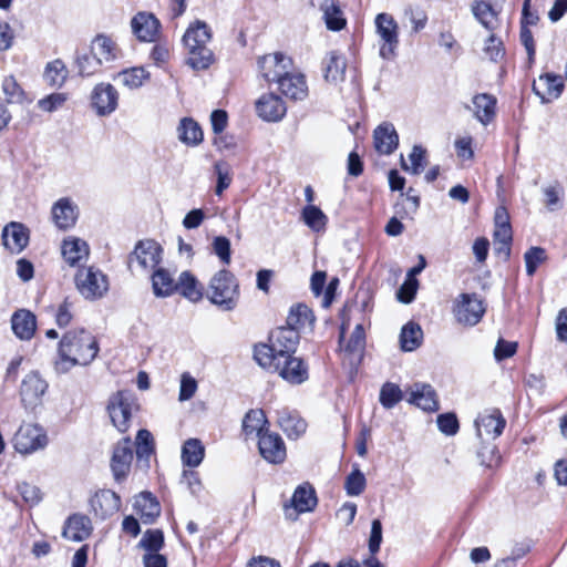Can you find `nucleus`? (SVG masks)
I'll return each mask as SVG.
<instances>
[{
    "label": "nucleus",
    "instance_id": "f257e3e1",
    "mask_svg": "<svg viewBox=\"0 0 567 567\" xmlns=\"http://www.w3.org/2000/svg\"><path fill=\"white\" fill-rule=\"evenodd\" d=\"M99 353L95 337L86 330L66 332L59 343L54 371L64 374L76 365L90 364Z\"/></svg>",
    "mask_w": 567,
    "mask_h": 567
},
{
    "label": "nucleus",
    "instance_id": "f03ea898",
    "mask_svg": "<svg viewBox=\"0 0 567 567\" xmlns=\"http://www.w3.org/2000/svg\"><path fill=\"white\" fill-rule=\"evenodd\" d=\"M212 40V30L209 25L196 20L189 24L183 37L184 45L188 51L187 64L194 70L207 69L214 60V54L207 44Z\"/></svg>",
    "mask_w": 567,
    "mask_h": 567
},
{
    "label": "nucleus",
    "instance_id": "7ed1b4c3",
    "mask_svg": "<svg viewBox=\"0 0 567 567\" xmlns=\"http://www.w3.org/2000/svg\"><path fill=\"white\" fill-rule=\"evenodd\" d=\"M206 297L223 311L234 310L239 299V285L237 279L227 269H220L212 277Z\"/></svg>",
    "mask_w": 567,
    "mask_h": 567
},
{
    "label": "nucleus",
    "instance_id": "20e7f679",
    "mask_svg": "<svg viewBox=\"0 0 567 567\" xmlns=\"http://www.w3.org/2000/svg\"><path fill=\"white\" fill-rule=\"evenodd\" d=\"M74 281L78 291L87 300L100 299L109 290L106 275L94 266L79 268Z\"/></svg>",
    "mask_w": 567,
    "mask_h": 567
},
{
    "label": "nucleus",
    "instance_id": "39448f33",
    "mask_svg": "<svg viewBox=\"0 0 567 567\" xmlns=\"http://www.w3.org/2000/svg\"><path fill=\"white\" fill-rule=\"evenodd\" d=\"M12 444L14 450L23 455H30L44 450L49 444L47 431L35 423H23L16 432Z\"/></svg>",
    "mask_w": 567,
    "mask_h": 567
},
{
    "label": "nucleus",
    "instance_id": "423d86ee",
    "mask_svg": "<svg viewBox=\"0 0 567 567\" xmlns=\"http://www.w3.org/2000/svg\"><path fill=\"white\" fill-rule=\"evenodd\" d=\"M375 33L379 38V55L384 60L395 56L399 47V25L389 13H379L374 19Z\"/></svg>",
    "mask_w": 567,
    "mask_h": 567
},
{
    "label": "nucleus",
    "instance_id": "0eeeda50",
    "mask_svg": "<svg viewBox=\"0 0 567 567\" xmlns=\"http://www.w3.org/2000/svg\"><path fill=\"white\" fill-rule=\"evenodd\" d=\"M161 255L162 248L156 241L152 239L140 240L128 256V268L132 271L143 272L153 270L159 264Z\"/></svg>",
    "mask_w": 567,
    "mask_h": 567
},
{
    "label": "nucleus",
    "instance_id": "6e6552de",
    "mask_svg": "<svg viewBox=\"0 0 567 567\" xmlns=\"http://www.w3.org/2000/svg\"><path fill=\"white\" fill-rule=\"evenodd\" d=\"M107 410L113 425L124 433L130 427L133 412L137 410V405L131 393L118 391L111 396Z\"/></svg>",
    "mask_w": 567,
    "mask_h": 567
},
{
    "label": "nucleus",
    "instance_id": "1a4fd4ad",
    "mask_svg": "<svg viewBox=\"0 0 567 567\" xmlns=\"http://www.w3.org/2000/svg\"><path fill=\"white\" fill-rule=\"evenodd\" d=\"M454 316L460 323L475 326L485 313L483 300L475 293H461L455 300Z\"/></svg>",
    "mask_w": 567,
    "mask_h": 567
},
{
    "label": "nucleus",
    "instance_id": "9d476101",
    "mask_svg": "<svg viewBox=\"0 0 567 567\" xmlns=\"http://www.w3.org/2000/svg\"><path fill=\"white\" fill-rule=\"evenodd\" d=\"M258 68L261 76L267 82L278 83L281 78L292 70V60L281 52H275L259 58Z\"/></svg>",
    "mask_w": 567,
    "mask_h": 567
},
{
    "label": "nucleus",
    "instance_id": "9b49d317",
    "mask_svg": "<svg viewBox=\"0 0 567 567\" xmlns=\"http://www.w3.org/2000/svg\"><path fill=\"white\" fill-rule=\"evenodd\" d=\"M47 390L48 383L39 372L32 371L28 373L23 378L20 386V396L24 409L33 410L40 405Z\"/></svg>",
    "mask_w": 567,
    "mask_h": 567
},
{
    "label": "nucleus",
    "instance_id": "f8f14e48",
    "mask_svg": "<svg viewBox=\"0 0 567 567\" xmlns=\"http://www.w3.org/2000/svg\"><path fill=\"white\" fill-rule=\"evenodd\" d=\"M118 105V93L110 83H97L91 93V106L99 116L111 115Z\"/></svg>",
    "mask_w": 567,
    "mask_h": 567
},
{
    "label": "nucleus",
    "instance_id": "ddd939ff",
    "mask_svg": "<svg viewBox=\"0 0 567 567\" xmlns=\"http://www.w3.org/2000/svg\"><path fill=\"white\" fill-rule=\"evenodd\" d=\"M506 425L499 410H489L481 413L475 420L476 434L482 440H495Z\"/></svg>",
    "mask_w": 567,
    "mask_h": 567
},
{
    "label": "nucleus",
    "instance_id": "4468645a",
    "mask_svg": "<svg viewBox=\"0 0 567 567\" xmlns=\"http://www.w3.org/2000/svg\"><path fill=\"white\" fill-rule=\"evenodd\" d=\"M280 363L277 369V373L285 381L290 384H301L308 380V365L300 358L292 357L290 354H282V358H278Z\"/></svg>",
    "mask_w": 567,
    "mask_h": 567
},
{
    "label": "nucleus",
    "instance_id": "2eb2a0df",
    "mask_svg": "<svg viewBox=\"0 0 567 567\" xmlns=\"http://www.w3.org/2000/svg\"><path fill=\"white\" fill-rule=\"evenodd\" d=\"M132 460V444L131 440L126 437L116 444L111 460V468L116 482H122L126 478L131 470Z\"/></svg>",
    "mask_w": 567,
    "mask_h": 567
},
{
    "label": "nucleus",
    "instance_id": "dca6fc26",
    "mask_svg": "<svg viewBox=\"0 0 567 567\" xmlns=\"http://www.w3.org/2000/svg\"><path fill=\"white\" fill-rule=\"evenodd\" d=\"M256 112L266 122H278L287 112L285 102L275 93L262 94L255 103Z\"/></svg>",
    "mask_w": 567,
    "mask_h": 567
},
{
    "label": "nucleus",
    "instance_id": "f3484780",
    "mask_svg": "<svg viewBox=\"0 0 567 567\" xmlns=\"http://www.w3.org/2000/svg\"><path fill=\"white\" fill-rule=\"evenodd\" d=\"M91 507L100 519H106L120 511L121 497L111 489H101L91 498Z\"/></svg>",
    "mask_w": 567,
    "mask_h": 567
},
{
    "label": "nucleus",
    "instance_id": "a211bd4d",
    "mask_svg": "<svg viewBox=\"0 0 567 567\" xmlns=\"http://www.w3.org/2000/svg\"><path fill=\"white\" fill-rule=\"evenodd\" d=\"M316 505L315 489L309 484H303L296 488L291 498V505L285 506V512L287 517L295 519L300 513L311 512Z\"/></svg>",
    "mask_w": 567,
    "mask_h": 567
},
{
    "label": "nucleus",
    "instance_id": "6ab92c4d",
    "mask_svg": "<svg viewBox=\"0 0 567 567\" xmlns=\"http://www.w3.org/2000/svg\"><path fill=\"white\" fill-rule=\"evenodd\" d=\"M406 401L416 405L423 411L434 412L439 410L436 393L432 385L426 383H414L406 391Z\"/></svg>",
    "mask_w": 567,
    "mask_h": 567
},
{
    "label": "nucleus",
    "instance_id": "aec40b11",
    "mask_svg": "<svg viewBox=\"0 0 567 567\" xmlns=\"http://www.w3.org/2000/svg\"><path fill=\"white\" fill-rule=\"evenodd\" d=\"M51 214L52 220L58 228L69 229L75 225L79 209L71 198L63 197L53 204Z\"/></svg>",
    "mask_w": 567,
    "mask_h": 567
},
{
    "label": "nucleus",
    "instance_id": "412c9836",
    "mask_svg": "<svg viewBox=\"0 0 567 567\" xmlns=\"http://www.w3.org/2000/svg\"><path fill=\"white\" fill-rule=\"evenodd\" d=\"M259 452L270 463H281L286 457L284 441L278 434L265 432L259 436Z\"/></svg>",
    "mask_w": 567,
    "mask_h": 567
},
{
    "label": "nucleus",
    "instance_id": "4be33fe9",
    "mask_svg": "<svg viewBox=\"0 0 567 567\" xmlns=\"http://www.w3.org/2000/svg\"><path fill=\"white\" fill-rule=\"evenodd\" d=\"M92 54L97 56L102 64H110L121 58V49L117 43L106 34L95 35L91 43Z\"/></svg>",
    "mask_w": 567,
    "mask_h": 567
},
{
    "label": "nucleus",
    "instance_id": "5701e85b",
    "mask_svg": "<svg viewBox=\"0 0 567 567\" xmlns=\"http://www.w3.org/2000/svg\"><path fill=\"white\" fill-rule=\"evenodd\" d=\"M278 90L290 100H303L308 95V85L305 75L290 70L277 83Z\"/></svg>",
    "mask_w": 567,
    "mask_h": 567
},
{
    "label": "nucleus",
    "instance_id": "b1692460",
    "mask_svg": "<svg viewBox=\"0 0 567 567\" xmlns=\"http://www.w3.org/2000/svg\"><path fill=\"white\" fill-rule=\"evenodd\" d=\"M61 251L65 262L72 267L86 261L90 256L89 244L85 240L73 236L63 240Z\"/></svg>",
    "mask_w": 567,
    "mask_h": 567
},
{
    "label": "nucleus",
    "instance_id": "393cba45",
    "mask_svg": "<svg viewBox=\"0 0 567 567\" xmlns=\"http://www.w3.org/2000/svg\"><path fill=\"white\" fill-rule=\"evenodd\" d=\"M133 33L141 41H154L158 34L159 21L152 13L138 12L131 22Z\"/></svg>",
    "mask_w": 567,
    "mask_h": 567
},
{
    "label": "nucleus",
    "instance_id": "a878e982",
    "mask_svg": "<svg viewBox=\"0 0 567 567\" xmlns=\"http://www.w3.org/2000/svg\"><path fill=\"white\" fill-rule=\"evenodd\" d=\"M375 150L383 155L392 154L399 145V135L391 123L380 124L373 132Z\"/></svg>",
    "mask_w": 567,
    "mask_h": 567
},
{
    "label": "nucleus",
    "instance_id": "bb28decb",
    "mask_svg": "<svg viewBox=\"0 0 567 567\" xmlns=\"http://www.w3.org/2000/svg\"><path fill=\"white\" fill-rule=\"evenodd\" d=\"M277 422L289 439H298L307 429L306 421L296 411L286 408L277 411Z\"/></svg>",
    "mask_w": 567,
    "mask_h": 567
},
{
    "label": "nucleus",
    "instance_id": "cd10ccee",
    "mask_svg": "<svg viewBox=\"0 0 567 567\" xmlns=\"http://www.w3.org/2000/svg\"><path fill=\"white\" fill-rule=\"evenodd\" d=\"M300 339V333L287 326L279 327L271 332L270 342L279 353L290 354L295 352Z\"/></svg>",
    "mask_w": 567,
    "mask_h": 567
},
{
    "label": "nucleus",
    "instance_id": "c85d7f7f",
    "mask_svg": "<svg viewBox=\"0 0 567 567\" xmlns=\"http://www.w3.org/2000/svg\"><path fill=\"white\" fill-rule=\"evenodd\" d=\"M346 68V58L338 51H330L322 60L323 76L328 82L338 83L343 81Z\"/></svg>",
    "mask_w": 567,
    "mask_h": 567
},
{
    "label": "nucleus",
    "instance_id": "c756f323",
    "mask_svg": "<svg viewBox=\"0 0 567 567\" xmlns=\"http://www.w3.org/2000/svg\"><path fill=\"white\" fill-rule=\"evenodd\" d=\"M3 245L11 252H20L28 245L29 234L23 225L11 223L3 228Z\"/></svg>",
    "mask_w": 567,
    "mask_h": 567
},
{
    "label": "nucleus",
    "instance_id": "7c9ffc66",
    "mask_svg": "<svg viewBox=\"0 0 567 567\" xmlns=\"http://www.w3.org/2000/svg\"><path fill=\"white\" fill-rule=\"evenodd\" d=\"M91 532V520L86 516L73 515L66 520L62 535L72 542H82L90 536Z\"/></svg>",
    "mask_w": 567,
    "mask_h": 567
},
{
    "label": "nucleus",
    "instance_id": "2f4dec72",
    "mask_svg": "<svg viewBox=\"0 0 567 567\" xmlns=\"http://www.w3.org/2000/svg\"><path fill=\"white\" fill-rule=\"evenodd\" d=\"M11 326L18 338L29 340L33 337L37 329L35 317L29 310H18L11 318Z\"/></svg>",
    "mask_w": 567,
    "mask_h": 567
},
{
    "label": "nucleus",
    "instance_id": "473e14b6",
    "mask_svg": "<svg viewBox=\"0 0 567 567\" xmlns=\"http://www.w3.org/2000/svg\"><path fill=\"white\" fill-rule=\"evenodd\" d=\"M176 290L192 302H198L203 299L204 287L189 271H183L176 282Z\"/></svg>",
    "mask_w": 567,
    "mask_h": 567
},
{
    "label": "nucleus",
    "instance_id": "72a5a7b5",
    "mask_svg": "<svg viewBox=\"0 0 567 567\" xmlns=\"http://www.w3.org/2000/svg\"><path fill=\"white\" fill-rule=\"evenodd\" d=\"M134 508L141 515L143 523L151 524L159 516L161 506L148 492H142L135 497Z\"/></svg>",
    "mask_w": 567,
    "mask_h": 567
},
{
    "label": "nucleus",
    "instance_id": "f704fd0d",
    "mask_svg": "<svg viewBox=\"0 0 567 567\" xmlns=\"http://www.w3.org/2000/svg\"><path fill=\"white\" fill-rule=\"evenodd\" d=\"M177 133L178 140L187 146H197L204 138L202 127L192 117H184L181 120Z\"/></svg>",
    "mask_w": 567,
    "mask_h": 567
},
{
    "label": "nucleus",
    "instance_id": "c9c22d12",
    "mask_svg": "<svg viewBox=\"0 0 567 567\" xmlns=\"http://www.w3.org/2000/svg\"><path fill=\"white\" fill-rule=\"evenodd\" d=\"M494 243L512 244L513 231L509 223V215L505 207L499 206L496 208L494 214Z\"/></svg>",
    "mask_w": 567,
    "mask_h": 567
},
{
    "label": "nucleus",
    "instance_id": "e433bc0d",
    "mask_svg": "<svg viewBox=\"0 0 567 567\" xmlns=\"http://www.w3.org/2000/svg\"><path fill=\"white\" fill-rule=\"evenodd\" d=\"M154 453L153 435L147 430H140L136 435L137 466L142 470L150 467V457Z\"/></svg>",
    "mask_w": 567,
    "mask_h": 567
},
{
    "label": "nucleus",
    "instance_id": "4c0bfd02",
    "mask_svg": "<svg viewBox=\"0 0 567 567\" xmlns=\"http://www.w3.org/2000/svg\"><path fill=\"white\" fill-rule=\"evenodd\" d=\"M475 107V117L483 124L487 125L495 116L496 99L489 94L482 93L473 97Z\"/></svg>",
    "mask_w": 567,
    "mask_h": 567
},
{
    "label": "nucleus",
    "instance_id": "58836bf2",
    "mask_svg": "<svg viewBox=\"0 0 567 567\" xmlns=\"http://www.w3.org/2000/svg\"><path fill=\"white\" fill-rule=\"evenodd\" d=\"M254 358L256 362L264 369L277 372L282 353H279L272 344H259L255 347Z\"/></svg>",
    "mask_w": 567,
    "mask_h": 567
},
{
    "label": "nucleus",
    "instance_id": "ea45409f",
    "mask_svg": "<svg viewBox=\"0 0 567 567\" xmlns=\"http://www.w3.org/2000/svg\"><path fill=\"white\" fill-rule=\"evenodd\" d=\"M473 14L487 30L493 31L498 27V11L486 1H476L472 7Z\"/></svg>",
    "mask_w": 567,
    "mask_h": 567
},
{
    "label": "nucleus",
    "instance_id": "a19ab883",
    "mask_svg": "<svg viewBox=\"0 0 567 567\" xmlns=\"http://www.w3.org/2000/svg\"><path fill=\"white\" fill-rule=\"evenodd\" d=\"M313 319L312 311L308 306L297 303L290 308L286 326L300 333V330L306 326H310L313 322Z\"/></svg>",
    "mask_w": 567,
    "mask_h": 567
},
{
    "label": "nucleus",
    "instance_id": "79ce46f5",
    "mask_svg": "<svg viewBox=\"0 0 567 567\" xmlns=\"http://www.w3.org/2000/svg\"><path fill=\"white\" fill-rule=\"evenodd\" d=\"M152 287L156 297H168L176 290V284L168 270L157 268L152 275Z\"/></svg>",
    "mask_w": 567,
    "mask_h": 567
},
{
    "label": "nucleus",
    "instance_id": "37998d69",
    "mask_svg": "<svg viewBox=\"0 0 567 567\" xmlns=\"http://www.w3.org/2000/svg\"><path fill=\"white\" fill-rule=\"evenodd\" d=\"M75 65L79 75L92 76L101 71L103 64L96 55L92 54L90 47L89 51L76 52Z\"/></svg>",
    "mask_w": 567,
    "mask_h": 567
},
{
    "label": "nucleus",
    "instance_id": "c03bdc74",
    "mask_svg": "<svg viewBox=\"0 0 567 567\" xmlns=\"http://www.w3.org/2000/svg\"><path fill=\"white\" fill-rule=\"evenodd\" d=\"M205 455V449L197 439L187 440L182 447V462L188 467H197Z\"/></svg>",
    "mask_w": 567,
    "mask_h": 567
},
{
    "label": "nucleus",
    "instance_id": "a18cd8bd",
    "mask_svg": "<svg viewBox=\"0 0 567 567\" xmlns=\"http://www.w3.org/2000/svg\"><path fill=\"white\" fill-rule=\"evenodd\" d=\"M320 7L329 30L339 31L344 28L346 19L343 18L340 7L334 2V0H323Z\"/></svg>",
    "mask_w": 567,
    "mask_h": 567
},
{
    "label": "nucleus",
    "instance_id": "49530a36",
    "mask_svg": "<svg viewBox=\"0 0 567 567\" xmlns=\"http://www.w3.org/2000/svg\"><path fill=\"white\" fill-rule=\"evenodd\" d=\"M423 331L417 323L409 322L403 326L400 334L401 348L404 351H413L422 343Z\"/></svg>",
    "mask_w": 567,
    "mask_h": 567
},
{
    "label": "nucleus",
    "instance_id": "de8ad7c7",
    "mask_svg": "<svg viewBox=\"0 0 567 567\" xmlns=\"http://www.w3.org/2000/svg\"><path fill=\"white\" fill-rule=\"evenodd\" d=\"M267 423L262 410H250L246 413L243 420V431L246 436H260L264 432V426Z\"/></svg>",
    "mask_w": 567,
    "mask_h": 567
},
{
    "label": "nucleus",
    "instance_id": "09e8293b",
    "mask_svg": "<svg viewBox=\"0 0 567 567\" xmlns=\"http://www.w3.org/2000/svg\"><path fill=\"white\" fill-rule=\"evenodd\" d=\"M69 71L61 60H54L47 64L43 79L50 86L61 87L66 79Z\"/></svg>",
    "mask_w": 567,
    "mask_h": 567
},
{
    "label": "nucleus",
    "instance_id": "8fccbe9b",
    "mask_svg": "<svg viewBox=\"0 0 567 567\" xmlns=\"http://www.w3.org/2000/svg\"><path fill=\"white\" fill-rule=\"evenodd\" d=\"M301 219L313 231H321L328 223L327 215L315 205H307L301 212Z\"/></svg>",
    "mask_w": 567,
    "mask_h": 567
},
{
    "label": "nucleus",
    "instance_id": "3c124183",
    "mask_svg": "<svg viewBox=\"0 0 567 567\" xmlns=\"http://www.w3.org/2000/svg\"><path fill=\"white\" fill-rule=\"evenodd\" d=\"M121 83L130 90L138 89L150 78L144 68H131L121 71L116 76Z\"/></svg>",
    "mask_w": 567,
    "mask_h": 567
},
{
    "label": "nucleus",
    "instance_id": "603ef678",
    "mask_svg": "<svg viewBox=\"0 0 567 567\" xmlns=\"http://www.w3.org/2000/svg\"><path fill=\"white\" fill-rule=\"evenodd\" d=\"M365 485L367 480L364 474L360 471L358 465H354L344 482L347 494L349 496H359L364 491Z\"/></svg>",
    "mask_w": 567,
    "mask_h": 567
},
{
    "label": "nucleus",
    "instance_id": "864d4df0",
    "mask_svg": "<svg viewBox=\"0 0 567 567\" xmlns=\"http://www.w3.org/2000/svg\"><path fill=\"white\" fill-rule=\"evenodd\" d=\"M425 157V150L420 145H414L411 154L409 155V159L411 165H408L404 156H400L401 167L406 173L412 175H419L423 168V159Z\"/></svg>",
    "mask_w": 567,
    "mask_h": 567
},
{
    "label": "nucleus",
    "instance_id": "5fc2aeb1",
    "mask_svg": "<svg viewBox=\"0 0 567 567\" xmlns=\"http://www.w3.org/2000/svg\"><path fill=\"white\" fill-rule=\"evenodd\" d=\"M210 250L223 265L228 266L231 262V245L227 237L215 236L210 244Z\"/></svg>",
    "mask_w": 567,
    "mask_h": 567
},
{
    "label": "nucleus",
    "instance_id": "6e6d98bb",
    "mask_svg": "<svg viewBox=\"0 0 567 567\" xmlns=\"http://www.w3.org/2000/svg\"><path fill=\"white\" fill-rule=\"evenodd\" d=\"M539 85L545 86V95L547 100L557 99L564 90L561 76L554 74H545L539 78Z\"/></svg>",
    "mask_w": 567,
    "mask_h": 567
},
{
    "label": "nucleus",
    "instance_id": "4d7b16f0",
    "mask_svg": "<svg viewBox=\"0 0 567 567\" xmlns=\"http://www.w3.org/2000/svg\"><path fill=\"white\" fill-rule=\"evenodd\" d=\"M402 400V391L399 385L394 383H385L380 391V403L385 409H392L398 402Z\"/></svg>",
    "mask_w": 567,
    "mask_h": 567
},
{
    "label": "nucleus",
    "instance_id": "13d9d810",
    "mask_svg": "<svg viewBox=\"0 0 567 567\" xmlns=\"http://www.w3.org/2000/svg\"><path fill=\"white\" fill-rule=\"evenodd\" d=\"M69 95L63 92L52 93L38 101V107L48 113L55 112L64 106Z\"/></svg>",
    "mask_w": 567,
    "mask_h": 567
},
{
    "label": "nucleus",
    "instance_id": "bf43d9fd",
    "mask_svg": "<svg viewBox=\"0 0 567 567\" xmlns=\"http://www.w3.org/2000/svg\"><path fill=\"white\" fill-rule=\"evenodd\" d=\"M365 346V334L362 324H357L354 330L352 331L349 341L347 342L344 350L351 354H355L358 357L361 355Z\"/></svg>",
    "mask_w": 567,
    "mask_h": 567
},
{
    "label": "nucleus",
    "instance_id": "052dcab7",
    "mask_svg": "<svg viewBox=\"0 0 567 567\" xmlns=\"http://www.w3.org/2000/svg\"><path fill=\"white\" fill-rule=\"evenodd\" d=\"M140 545L150 553L158 551L164 545L163 532L161 529L146 530Z\"/></svg>",
    "mask_w": 567,
    "mask_h": 567
},
{
    "label": "nucleus",
    "instance_id": "680f3d73",
    "mask_svg": "<svg viewBox=\"0 0 567 567\" xmlns=\"http://www.w3.org/2000/svg\"><path fill=\"white\" fill-rule=\"evenodd\" d=\"M526 272L533 276L540 264L546 260V251L540 247H532L524 255Z\"/></svg>",
    "mask_w": 567,
    "mask_h": 567
},
{
    "label": "nucleus",
    "instance_id": "e2e57ef3",
    "mask_svg": "<svg viewBox=\"0 0 567 567\" xmlns=\"http://www.w3.org/2000/svg\"><path fill=\"white\" fill-rule=\"evenodd\" d=\"M2 91L8 103H21L23 101L24 92L12 75L4 78Z\"/></svg>",
    "mask_w": 567,
    "mask_h": 567
},
{
    "label": "nucleus",
    "instance_id": "0e129e2a",
    "mask_svg": "<svg viewBox=\"0 0 567 567\" xmlns=\"http://www.w3.org/2000/svg\"><path fill=\"white\" fill-rule=\"evenodd\" d=\"M215 172L217 175L216 195L220 196L227 189L233 181L230 169L226 163H216Z\"/></svg>",
    "mask_w": 567,
    "mask_h": 567
},
{
    "label": "nucleus",
    "instance_id": "69168bd1",
    "mask_svg": "<svg viewBox=\"0 0 567 567\" xmlns=\"http://www.w3.org/2000/svg\"><path fill=\"white\" fill-rule=\"evenodd\" d=\"M545 205L548 210L554 212L561 208L563 188L559 185H550L543 189Z\"/></svg>",
    "mask_w": 567,
    "mask_h": 567
},
{
    "label": "nucleus",
    "instance_id": "338daca9",
    "mask_svg": "<svg viewBox=\"0 0 567 567\" xmlns=\"http://www.w3.org/2000/svg\"><path fill=\"white\" fill-rule=\"evenodd\" d=\"M483 51L485 56L493 62H497L504 55L503 43L494 34L486 39Z\"/></svg>",
    "mask_w": 567,
    "mask_h": 567
},
{
    "label": "nucleus",
    "instance_id": "774afa93",
    "mask_svg": "<svg viewBox=\"0 0 567 567\" xmlns=\"http://www.w3.org/2000/svg\"><path fill=\"white\" fill-rule=\"evenodd\" d=\"M477 456L481 465L492 468L499 464L501 456L498 455L497 449L493 444L482 446L478 451Z\"/></svg>",
    "mask_w": 567,
    "mask_h": 567
}]
</instances>
